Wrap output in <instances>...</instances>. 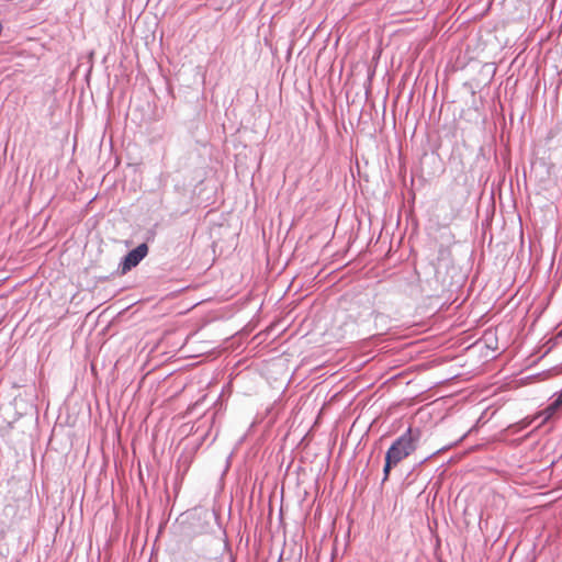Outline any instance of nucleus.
<instances>
[{
	"instance_id": "nucleus-4",
	"label": "nucleus",
	"mask_w": 562,
	"mask_h": 562,
	"mask_svg": "<svg viewBox=\"0 0 562 562\" xmlns=\"http://www.w3.org/2000/svg\"><path fill=\"white\" fill-rule=\"evenodd\" d=\"M539 418L538 415L533 416L532 418H524L521 419L520 422L509 426V428L512 429L513 432H518V431H521L524 430L525 428H527L528 426L531 425V423Z\"/></svg>"
},
{
	"instance_id": "nucleus-1",
	"label": "nucleus",
	"mask_w": 562,
	"mask_h": 562,
	"mask_svg": "<svg viewBox=\"0 0 562 562\" xmlns=\"http://www.w3.org/2000/svg\"><path fill=\"white\" fill-rule=\"evenodd\" d=\"M419 439L420 430L408 427L404 434L394 440L385 456L398 464L417 449Z\"/></svg>"
},
{
	"instance_id": "nucleus-5",
	"label": "nucleus",
	"mask_w": 562,
	"mask_h": 562,
	"mask_svg": "<svg viewBox=\"0 0 562 562\" xmlns=\"http://www.w3.org/2000/svg\"><path fill=\"white\" fill-rule=\"evenodd\" d=\"M397 464L394 463L391 459H389L386 456H385V463H384V467H383V480L382 482H385L389 480V476H390V473H391V470L396 467Z\"/></svg>"
},
{
	"instance_id": "nucleus-3",
	"label": "nucleus",
	"mask_w": 562,
	"mask_h": 562,
	"mask_svg": "<svg viewBox=\"0 0 562 562\" xmlns=\"http://www.w3.org/2000/svg\"><path fill=\"white\" fill-rule=\"evenodd\" d=\"M561 406H562V390L559 392L557 397L542 412H540L538 414V417L541 418L539 426L547 423L557 413V411Z\"/></svg>"
},
{
	"instance_id": "nucleus-2",
	"label": "nucleus",
	"mask_w": 562,
	"mask_h": 562,
	"mask_svg": "<svg viewBox=\"0 0 562 562\" xmlns=\"http://www.w3.org/2000/svg\"><path fill=\"white\" fill-rule=\"evenodd\" d=\"M147 252L148 246L144 243L128 251L120 265L122 273H126L136 267L146 257Z\"/></svg>"
}]
</instances>
